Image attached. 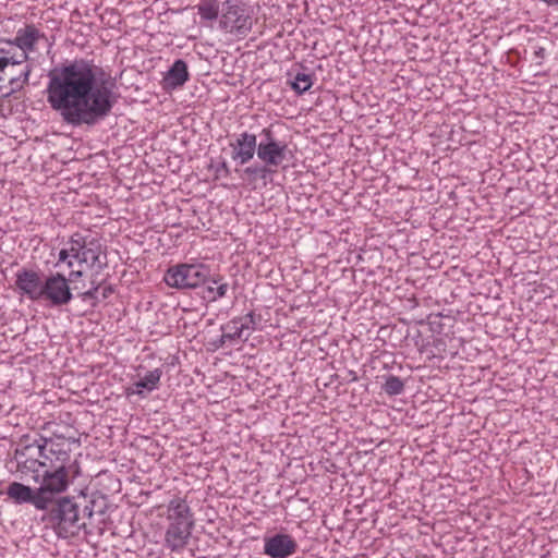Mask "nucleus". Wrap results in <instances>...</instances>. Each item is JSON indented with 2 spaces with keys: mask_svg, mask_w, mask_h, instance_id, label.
<instances>
[{
  "mask_svg": "<svg viewBox=\"0 0 558 558\" xmlns=\"http://www.w3.org/2000/svg\"><path fill=\"white\" fill-rule=\"evenodd\" d=\"M210 268L205 264H178L167 269L163 281L178 290L196 289L209 282Z\"/></svg>",
  "mask_w": 558,
  "mask_h": 558,
  "instance_id": "obj_5",
  "label": "nucleus"
},
{
  "mask_svg": "<svg viewBox=\"0 0 558 558\" xmlns=\"http://www.w3.org/2000/svg\"><path fill=\"white\" fill-rule=\"evenodd\" d=\"M383 390L390 397L399 396L404 391V383L398 376L388 375L383 385Z\"/></svg>",
  "mask_w": 558,
  "mask_h": 558,
  "instance_id": "obj_22",
  "label": "nucleus"
},
{
  "mask_svg": "<svg viewBox=\"0 0 558 558\" xmlns=\"http://www.w3.org/2000/svg\"><path fill=\"white\" fill-rule=\"evenodd\" d=\"M189 80L190 73L186 62L178 59L163 75L162 85L166 89H177L182 87Z\"/></svg>",
  "mask_w": 558,
  "mask_h": 558,
  "instance_id": "obj_13",
  "label": "nucleus"
},
{
  "mask_svg": "<svg viewBox=\"0 0 558 558\" xmlns=\"http://www.w3.org/2000/svg\"><path fill=\"white\" fill-rule=\"evenodd\" d=\"M162 372L160 368H155L148 372L143 378L133 384V387L128 388V395H142L143 389L153 391L158 387Z\"/></svg>",
  "mask_w": 558,
  "mask_h": 558,
  "instance_id": "obj_18",
  "label": "nucleus"
},
{
  "mask_svg": "<svg viewBox=\"0 0 558 558\" xmlns=\"http://www.w3.org/2000/svg\"><path fill=\"white\" fill-rule=\"evenodd\" d=\"M44 444H37L34 441L33 444L20 445L14 451V460L16 461V470L22 465V462L29 459L32 456L44 457L45 459H49L46 454V447L48 439L43 438Z\"/></svg>",
  "mask_w": 558,
  "mask_h": 558,
  "instance_id": "obj_16",
  "label": "nucleus"
},
{
  "mask_svg": "<svg viewBox=\"0 0 558 558\" xmlns=\"http://www.w3.org/2000/svg\"><path fill=\"white\" fill-rule=\"evenodd\" d=\"M252 27L251 10L242 0H223L219 20L220 29L238 37H245Z\"/></svg>",
  "mask_w": 558,
  "mask_h": 558,
  "instance_id": "obj_6",
  "label": "nucleus"
},
{
  "mask_svg": "<svg viewBox=\"0 0 558 558\" xmlns=\"http://www.w3.org/2000/svg\"><path fill=\"white\" fill-rule=\"evenodd\" d=\"M313 85L312 75L305 73H298L293 81L290 82L291 88L299 95L307 92Z\"/></svg>",
  "mask_w": 558,
  "mask_h": 558,
  "instance_id": "obj_23",
  "label": "nucleus"
},
{
  "mask_svg": "<svg viewBox=\"0 0 558 558\" xmlns=\"http://www.w3.org/2000/svg\"><path fill=\"white\" fill-rule=\"evenodd\" d=\"M113 293V288L111 286H107L101 291L102 300L108 299Z\"/></svg>",
  "mask_w": 558,
  "mask_h": 558,
  "instance_id": "obj_32",
  "label": "nucleus"
},
{
  "mask_svg": "<svg viewBox=\"0 0 558 558\" xmlns=\"http://www.w3.org/2000/svg\"><path fill=\"white\" fill-rule=\"evenodd\" d=\"M90 283H92V288L89 290L85 291V292L80 293L78 296L83 301L90 300L92 301V306L95 307L99 303L98 292H99V289H100V283H97L94 280Z\"/></svg>",
  "mask_w": 558,
  "mask_h": 558,
  "instance_id": "obj_27",
  "label": "nucleus"
},
{
  "mask_svg": "<svg viewBox=\"0 0 558 558\" xmlns=\"http://www.w3.org/2000/svg\"><path fill=\"white\" fill-rule=\"evenodd\" d=\"M543 1L549 5H558V0H543Z\"/></svg>",
  "mask_w": 558,
  "mask_h": 558,
  "instance_id": "obj_35",
  "label": "nucleus"
},
{
  "mask_svg": "<svg viewBox=\"0 0 558 558\" xmlns=\"http://www.w3.org/2000/svg\"><path fill=\"white\" fill-rule=\"evenodd\" d=\"M41 40H47V37L34 24H27L25 27L19 28L14 39H4L7 45L12 46V51L16 61H19L20 70L16 74L9 77L10 90L3 94V97H10L28 84L33 66L27 63V60L29 59V53L37 50L38 44Z\"/></svg>",
  "mask_w": 558,
  "mask_h": 558,
  "instance_id": "obj_3",
  "label": "nucleus"
},
{
  "mask_svg": "<svg viewBox=\"0 0 558 558\" xmlns=\"http://www.w3.org/2000/svg\"><path fill=\"white\" fill-rule=\"evenodd\" d=\"M41 300L47 301L52 307L68 305L73 300L69 280L61 272H53L44 280Z\"/></svg>",
  "mask_w": 558,
  "mask_h": 558,
  "instance_id": "obj_8",
  "label": "nucleus"
},
{
  "mask_svg": "<svg viewBox=\"0 0 558 558\" xmlns=\"http://www.w3.org/2000/svg\"><path fill=\"white\" fill-rule=\"evenodd\" d=\"M231 158L239 165H245L257 154V138L255 134L243 132L234 142L230 143Z\"/></svg>",
  "mask_w": 558,
  "mask_h": 558,
  "instance_id": "obj_11",
  "label": "nucleus"
},
{
  "mask_svg": "<svg viewBox=\"0 0 558 558\" xmlns=\"http://www.w3.org/2000/svg\"><path fill=\"white\" fill-rule=\"evenodd\" d=\"M239 323H241V320L234 317L228 324L222 325L221 330L232 335L233 340L241 339L246 341L250 338V332L244 333Z\"/></svg>",
  "mask_w": 558,
  "mask_h": 558,
  "instance_id": "obj_25",
  "label": "nucleus"
},
{
  "mask_svg": "<svg viewBox=\"0 0 558 558\" xmlns=\"http://www.w3.org/2000/svg\"><path fill=\"white\" fill-rule=\"evenodd\" d=\"M80 499L84 500V505L80 506V523L78 527L73 532L72 536H75L81 530L86 529V519L90 520L94 514L104 515L107 511V501L104 496H92L87 499L85 494L78 496Z\"/></svg>",
  "mask_w": 558,
  "mask_h": 558,
  "instance_id": "obj_12",
  "label": "nucleus"
},
{
  "mask_svg": "<svg viewBox=\"0 0 558 558\" xmlns=\"http://www.w3.org/2000/svg\"><path fill=\"white\" fill-rule=\"evenodd\" d=\"M234 341L232 339V335L228 333L227 331H222V335L218 341L219 345L222 347L226 342H232Z\"/></svg>",
  "mask_w": 558,
  "mask_h": 558,
  "instance_id": "obj_29",
  "label": "nucleus"
},
{
  "mask_svg": "<svg viewBox=\"0 0 558 558\" xmlns=\"http://www.w3.org/2000/svg\"><path fill=\"white\" fill-rule=\"evenodd\" d=\"M58 263H66L68 267L73 266L72 253L70 252L69 245H66L64 248L59 251Z\"/></svg>",
  "mask_w": 558,
  "mask_h": 558,
  "instance_id": "obj_28",
  "label": "nucleus"
},
{
  "mask_svg": "<svg viewBox=\"0 0 558 558\" xmlns=\"http://www.w3.org/2000/svg\"><path fill=\"white\" fill-rule=\"evenodd\" d=\"M296 549L298 543L289 534L278 533L264 539V554L271 558H288Z\"/></svg>",
  "mask_w": 558,
  "mask_h": 558,
  "instance_id": "obj_10",
  "label": "nucleus"
},
{
  "mask_svg": "<svg viewBox=\"0 0 558 558\" xmlns=\"http://www.w3.org/2000/svg\"><path fill=\"white\" fill-rule=\"evenodd\" d=\"M288 155H292L287 142L278 140L272 126L264 128L259 133L257 157L266 166L279 167Z\"/></svg>",
  "mask_w": 558,
  "mask_h": 558,
  "instance_id": "obj_7",
  "label": "nucleus"
},
{
  "mask_svg": "<svg viewBox=\"0 0 558 558\" xmlns=\"http://www.w3.org/2000/svg\"><path fill=\"white\" fill-rule=\"evenodd\" d=\"M82 276H83V271H81V270H71L70 274H69V277L66 279L69 280V283H70V282L75 281L77 278H80Z\"/></svg>",
  "mask_w": 558,
  "mask_h": 558,
  "instance_id": "obj_31",
  "label": "nucleus"
},
{
  "mask_svg": "<svg viewBox=\"0 0 558 558\" xmlns=\"http://www.w3.org/2000/svg\"><path fill=\"white\" fill-rule=\"evenodd\" d=\"M56 461L43 471L37 487L11 482L5 490L15 505H29L40 511V521L51 527L59 538L72 537L81 524L80 497L64 495L72 481L81 473L77 461H71L70 453L62 449H50Z\"/></svg>",
  "mask_w": 558,
  "mask_h": 558,
  "instance_id": "obj_2",
  "label": "nucleus"
},
{
  "mask_svg": "<svg viewBox=\"0 0 558 558\" xmlns=\"http://www.w3.org/2000/svg\"><path fill=\"white\" fill-rule=\"evenodd\" d=\"M275 171L271 169V166H266L265 163L263 166H258V165L250 166L244 169V173L251 180H256V179L266 180Z\"/></svg>",
  "mask_w": 558,
  "mask_h": 558,
  "instance_id": "obj_24",
  "label": "nucleus"
},
{
  "mask_svg": "<svg viewBox=\"0 0 558 558\" xmlns=\"http://www.w3.org/2000/svg\"><path fill=\"white\" fill-rule=\"evenodd\" d=\"M206 287L203 289L202 298L207 302H216L227 295L229 286L223 281L222 277H210L209 282L205 283Z\"/></svg>",
  "mask_w": 558,
  "mask_h": 558,
  "instance_id": "obj_17",
  "label": "nucleus"
},
{
  "mask_svg": "<svg viewBox=\"0 0 558 558\" xmlns=\"http://www.w3.org/2000/svg\"><path fill=\"white\" fill-rule=\"evenodd\" d=\"M65 245L70 246L72 259L80 265L86 264L90 268L96 267L98 271L107 267V254L99 239L75 232Z\"/></svg>",
  "mask_w": 558,
  "mask_h": 558,
  "instance_id": "obj_4",
  "label": "nucleus"
},
{
  "mask_svg": "<svg viewBox=\"0 0 558 558\" xmlns=\"http://www.w3.org/2000/svg\"><path fill=\"white\" fill-rule=\"evenodd\" d=\"M225 171L226 174H229L230 170L226 161L221 162V165L218 168V171Z\"/></svg>",
  "mask_w": 558,
  "mask_h": 558,
  "instance_id": "obj_34",
  "label": "nucleus"
},
{
  "mask_svg": "<svg viewBox=\"0 0 558 558\" xmlns=\"http://www.w3.org/2000/svg\"><path fill=\"white\" fill-rule=\"evenodd\" d=\"M238 320H241L240 326L244 333L254 331L257 328V325L260 320L259 316H256L254 312H250L244 316L235 317Z\"/></svg>",
  "mask_w": 558,
  "mask_h": 558,
  "instance_id": "obj_26",
  "label": "nucleus"
},
{
  "mask_svg": "<svg viewBox=\"0 0 558 558\" xmlns=\"http://www.w3.org/2000/svg\"><path fill=\"white\" fill-rule=\"evenodd\" d=\"M47 77L48 104L72 126L96 125L117 102L114 81L92 60H65L51 68Z\"/></svg>",
  "mask_w": 558,
  "mask_h": 558,
  "instance_id": "obj_1",
  "label": "nucleus"
},
{
  "mask_svg": "<svg viewBox=\"0 0 558 558\" xmlns=\"http://www.w3.org/2000/svg\"><path fill=\"white\" fill-rule=\"evenodd\" d=\"M168 512L169 524L180 523L185 526H194L193 513L184 499L175 498L170 500Z\"/></svg>",
  "mask_w": 558,
  "mask_h": 558,
  "instance_id": "obj_14",
  "label": "nucleus"
},
{
  "mask_svg": "<svg viewBox=\"0 0 558 558\" xmlns=\"http://www.w3.org/2000/svg\"><path fill=\"white\" fill-rule=\"evenodd\" d=\"M195 8L202 21L213 22L220 20L223 0H201Z\"/></svg>",
  "mask_w": 558,
  "mask_h": 558,
  "instance_id": "obj_19",
  "label": "nucleus"
},
{
  "mask_svg": "<svg viewBox=\"0 0 558 558\" xmlns=\"http://www.w3.org/2000/svg\"><path fill=\"white\" fill-rule=\"evenodd\" d=\"M47 460L44 457L32 456L29 459L22 462V465L16 470L22 476L33 474L35 482L39 480V471H43L48 466Z\"/></svg>",
  "mask_w": 558,
  "mask_h": 558,
  "instance_id": "obj_21",
  "label": "nucleus"
},
{
  "mask_svg": "<svg viewBox=\"0 0 558 558\" xmlns=\"http://www.w3.org/2000/svg\"><path fill=\"white\" fill-rule=\"evenodd\" d=\"M234 341L232 339V335L228 333L227 331H222V335L218 341L219 345L222 347L226 342H232Z\"/></svg>",
  "mask_w": 558,
  "mask_h": 558,
  "instance_id": "obj_30",
  "label": "nucleus"
},
{
  "mask_svg": "<svg viewBox=\"0 0 558 558\" xmlns=\"http://www.w3.org/2000/svg\"><path fill=\"white\" fill-rule=\"evenodd\" d=\"M545 52H546L545 48H543V47L536 48L534 51L535 59H543L545 57Z\"/></svg>",
  "mask_w": 558,
  "mask_h": 558,
  "instance_id": "obj_33",
  "label": "nucleus"
},
{
  "mask_svg": "<svg viewBox=\"0 0 558 558\" xmlns=\"http://www.w3.org/2000/svg\"><path fill=\"white\" fill-rule=\"evenodd\" d=\"M19 68V61L14 58L12 46L7 45L4 39H0V81L9 80L8 70ZM12 75H10L11 77Z\"/></svg>",
  "mask_w": 558,
  "mask_h": 558,
  "instance_id": "obj_20",
  "label": "nucleus"
},
{
  "mask_svg": "<svg viewBox=\"0 0 558 558\" xmlns=\"http://www.w3.org/2000/svg\"><path fill=\"white\" fill-rule=\"evenodd\" d=\"M192 526L182 524H169L165 535V544L172 551L180 550L185 547L191 535Z\"/></svg>",
  "mask_w": 558,
  "mask_h": 558,
  "instance_id": "obj_15",
  "label": "nucleus"
},
{
  "mask_svg": "<svg viewBox=\"0 0 558 558\" xmlns=\"http://www.w3.org/2000/svg\"><path fill=\"white\" fill-rule=\"evenodd\" d=\"M15 287L21 295L27 296L33 302L41 300L44 280L39 271L21 268L15 275Z\"/></svg>",
  "mask_w": 558,
  "mask_h": 558,
  "instance_id": "obj_9",
  "label": "nucleus"
}]
</instances>
